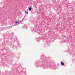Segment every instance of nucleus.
I'll list each match as a JSON object with an SVG mask.
<instances>
[{
    "instance_id": "f257e3e1",
    "label": "nucleus",
    "mask_w": 75,
    "mask_h": 75,
    "mask_svg": "<svg viewBox=\"0 0 75 75\" xmlns=\"http://www.w3.org/2000/svg\"><path fill=\"white\" fill-rule=\"evenodd\" d=\"M29 11H31V10H32V8H31V7H30L29 8Z\"/></svg>"
},
{
    "instance_id": "20e7f679",
    "label": "nucleus",
    "mask_w": 75,
    "mask_h": 75,
    "mask_svg": "<svg viewBox=\"0 0 75 75\" xmlns=\"http://www.w3.org/2000/svg\"><path fill=\"white\" fill-rule=\"evenodd\" d=\"M19 23V22L18 21H17L15 23L16 24L17 23Z\"/></svg>"
},
{
    "instance_id": "7ed1b4c3",
    "label": "nucleus",
    "mask_w": 75,
    "mask_h": 75,
    "mask_svg": "<svg viewBox=\"0 0 75 75\" xmlns=\"http://www.w3.org/2000/svg\"><path fill=\"white\" fill-rule=\"evenodd\" d=\"M25 13H26V14H28V12H27L26 11H25Z\"/></svg>"
},
{
    "instance_id": "f03ea898",
    "label": "nucleus",
    "mask_w": 75,
    "mask_h": 75,
    "mask_svg": "<svg viewBox=\"0 0 75 75\" xmlns=\"http://www.w3.org/2000/svg\"><path fill=\"white\" fill-rule=\"evenodd\" d=\"M61 64L62 65H64V63L63 62H61Z\"/></svg>"
}]
</instances>
